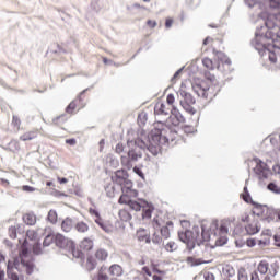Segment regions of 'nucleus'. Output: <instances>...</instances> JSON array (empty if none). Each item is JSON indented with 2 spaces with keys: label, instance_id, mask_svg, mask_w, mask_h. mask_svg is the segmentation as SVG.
<instances>
[{
  "label": "nucleus",
  "instance_id": "f257e3e1",
  "mask_svg": "<svg viewBox=\"0 0 280 280\" xmlns=\"http://www.w3.org/2000/svg\"><path fill=\"white\" fill-rule=\"evenodd\" d=\"M218 229L217 222H212L209 225V230L207 229L206 224H202V233H201V238L198 233L191 232V231H186L179 235L180 241L184 244H187L188 250H192L195 248L196 244L201 245L202 242H209L211 240V235L215 234V231Z\"/></svg>",
  "mask_w": 280,
  "mask_h": 280
},
{
  "label": "nucleus",
  "instance_id": "f03ea898",
  "mask_svg": "<svg viewBox=\"0 0 280 280\" xmlns=\"http://www.w3.org/2000/svg\"><path fill=\"white\" fill-rule=\"evenodd\" d=\"M19 243L21 244V250H20V258H21V265L25 268L26 275H32L34 271V262L33 260H26L27 255L30 250H33L35 255L40 254V244L39 242H36L34 244L28 243V241H22L19 240Z\"/></svg>",
  "mask_w": 280,
  "mask_h": 280
},
{
  "label": "nucleus",
  "instance_id": "7ed1b4c3",
  "mask_svg": "<svg viewBox=\"0 0 280 280\" xmlns=\"http://www.w3.org/2000/svg\"><path fill=\"white\" fill-rule=\"evenodd\" d=\"M88 104V97L85 91L81 92L77 98H73L70 104L66 107V114L75 115L78 112L85 108Z\"/></svg>",
  "mask_w": 280,
  "mask_h": 280
},
{
  "label": "nucleus",
  "instance_id": "20e7f679",
  "mask_svg": "<svg viewBox=\"0 0 280 280\" xmlns=\"http://www.w3.org/2000/svg\"><path fill=\"white\" fill-rule=\"evenodd\" d=\"M163 136V131L160 128H154L151 131V140L149 147H147V151H149L152 155H159L161 151V137Z\"/></svg>",
  "mask_w": 280,
  "mask_h": 280
},
{
  "label": "nucleus",
  "instance_id": "39448f33",
  "mask_svg": "<svg viewBox=\"0 0 280 280\" xmlns=\"http://www.w3.org/2000/svg\"><path fill=\"white\" fill-rule=\"evenodd\" d=\"M108 258L107 249L98 248L94 252V256L86 257V268L93 270L96 268L97 262L106 261Z\"/></svg>",
  "mask_w": 280,
  "mask_h": 280
},
{
  "label": "nucleus",
  "instance_id": "423d86ee",
  "mask_svg": "<svg viewBox=\"0 0 280 280\" xmlns=\"http://www.w3.org/2000/svg\"><path fill=\"white\" fill-rule=\"evenodd\" d=\"M184 88L185 85L182 84L180 91H178V93L183 97V100L180 101V106L187 113L195 115L196 110H195V107H192V105L196 104V98L190 93L186 92Z\"/></svg>",
  "mask_w": 280,
  "mask_h": 280
},
{
  "label": "nucleus",
  "instance_id": "0eeeda50",
  "mask_svg": "<svg viewBox=\"0 0 280 280\" xmlns=\"http://www.w3.org/2000/svg\"><path fill=\"white\" fill-rule=\"evenodd\" d=\"M139 159H142V152L135 149L128 152V158H120V163L122 164V166H125L126 170H131L132 165L130 164V162H138Z\"/></svg>",
  "mask_w": 280,
  "mask_h": 280
},
{
  "label": "nucleus",
  "instance_id": "6e6552de",
  "mask_svg": "<svg viewBox=\"0 0 280 280\" xmlns=\"http://www.w3.org/2000/svg\"><path fill=\"white\" fill-rule=\"evenodd\" d=\"M173 225L174 223L171 221L166 222V225H163V220H161L159 217H156L153 221L154 229L159 230L161 228V235L165 240L170 238V226L172 228Z\"/></svg>",
  "mask_w": 280,
  "mask_h": 280
},
{
  "label": "nucleus",
  "instance_id": "1a4fd4ad",
  "mask_svg": "<svg viewBox=\"0 0 280 280\" xmlns=\"http://www.w3.org/2000/svg\"><path fill=\"white\" fill-rule=\"evenodd\" d=\"M256 166L254 168V172L257 176H259L260 179H266L269 176V168L268 164L265 162H261L259 159H255Z\"/></svg>",
  "mask_w": 280,
  "mask_h": 280
},
{
  "label": "nucleus",
  "instance_id": "9d476101",
  "mask_svg": "<svg viewBox=\"0 0 280 280\" xmlns=\"http://www.w3.org/2000/svg\"><path fill=\"white\" fill-rule=\"evenodd\" d=\"M55 244L58 248L62 249L74 247V242L61 235L60 233L55 234Z\"/></svg>",
  "mask_w": 280,
  "mask_h": 280
},
{
  "label": "nucleus",
  "instance_id": "9b49d317",
  "mask_svg": "<svg viewBox=\"0 0 280 280\" xmlns=\"http://www.w3.org/2000/svg\"><path fill=\"white\" fill-rule=\"evenodd\" d=\"M185 122V117L182 116L180 112L176 108L172 109L171 116H168V124L178 127Z\"/></svg>",
  "mask_w": 280,
  "mask_h": 280
},
{
  "label": "nucleus",
  "instance_id": "f8f14e48",
  "mask_svg": "<svg viewBox=\"0 0 280 280\" xmlns=\"http://www.w3.org/2000/svg\"><path fill=\"white\" fill-rule=\"evenodd\" d=\"M107 272L112 280H117L119 277L124 276V268H122V266H119L118 264H114L108 267Z\"/></svg>",
  "mask_w": 280,
  "mask_h": 280
},
{
  "label": "nucleus",
  "instance_id": "ddd939ff",
  "mask_svg": "<svg viewBox=\"0 0 280 280\" xmlns=\"http://www.w3.org/2000/svg\"><path fill=\"white\" fill-rule=\"evenodd\" d=\"M271 211L272 210L268 208V206L256 203L254 207V214L265 218L266 220H268V218L270 217Z\"/></svg>",
  "mask_w": 280,
  "mask_h": 280
},
{
  "label": "nucleus",
  "instance_id": "4468645a",
  "mask_svg": "<svg viewBox=\"0 0 280 280\" xmlns=\"http://www.w3.org/2000/svg\"><path fill=\"white\" fill-rule=\"evenodd\" d=\"M114 184L116 185H122V183H127L128 179V173L126 170H117L112 177Z\"/></svg>",
  "mask_w": 280,
  "mask_h": 280
},
{
  "label": "nucleus",
  "instance_id": "2eb2a0df",
  "mask_svg": "<svg viewBox=\"0 0 280 280\" xmlns=\"http://www.w3.org/2000/svg\"><path fill=\"white\" fill-rule=\"evenodd\" d=\"M210 90L211 88L206 86L203 82L201 84H197L194 86L195 93H197L199 97H203L205 100H208L210 97L209 95Z\"/></svg>",
  "mask_w": 280,
  "mask_h": 280
},
{
  "label": "nucleus",
  "instance_id": "dca6fc26",
  "mask_svg": "<svg viewBox=\"0 0 280 280\" xmlns=\"http://www.w3.org/2000/svg\"><path fill=\"white\" fill-rule=\"evenodd\" d=\"M122 190V194H130L131 197H138V191L133 190V184L132 182H124L122 184H118Z\"/></svg>",
  "mask_w": 280,
  "mask_h": 280
},
{
  "label": "nucleus",
  "instance_id": "f3484780",
  "mask_svg": "<svg viewBox=\"0 0 280 280\" xmlns=\"http://www.w3.org/2000/svg\"><path fill=\"white\" fill-rule=\"evenodd\" d=\"M94 247L93 241L90 237H85L79 243V248L83 253H90Z\"/></svg>",
  "mask_w": 280,
  "mask_h": 280
},
{
  "label": "nucleus",
  "instance_id": "a211bd4d",
  "mask_svg": "<svg viewBox=\"0 0 280 280\" xmlns=\"http://www.w3.org/2000/svg\"><path fill=\"white\" fill-rule=\"evenodd\" d=\"M26 241L28 244L39 243L38 233L34 230H28L25 232V238L21 240V242Z\"/></svg>",
  "mask_w": 280,
  "mask_h": 280
},
{
  "label": "nucleus",
  "instance_id": "6ab92c4d",
  "mask_svg": "<svg viewBox=\"0 0 280 280\" xmlns=\"http://www.w3.org/2000/svg\"><path fill=\"white\" fill-rule=\"evenodd\" d=\"M109 279H110V275L107 273L106 266L100 267L98 272L94 275L92 278V280H109Z\"/></svg>",
  "mask_w": 280,
  "mask_h": 280
},
{
  "label": "nucleus",
  "instance_id": "aec40b11",
  "mask_svg": "<svg viewBox=\"0 0 280 280\" xmlns=\"http://www.w3.org/2000/svg\"><path fill=\"white\" fill-rule=\"evenodd\" d=\"M136 236L138 237L139 242H143L145 244H150V233L148 230L139 229V231L136 233Z\"/></svg>",
  "mask_w": 280,
  "mask_h": 280
},
{
  "label": "nucleus",
  "instance_id": "412c9836",
  "mask_svg": "<svg viewBox=\"0 0 280 280\" xmlns=\"http://www.w3.org/2000/svg\"><path fill=\"white\" fill-rule=\"evenodd\" d=\"M23 222L28 226H34L37 223V215L34 212H26L23 215Z\"/></svg>",
  "mask_w": 280,
  "mask_h": 280
},
{
  "label": "nucleus",
  "instance_id": "4be33fe9",
  "mask_svg": "<svg viewBox=\"0 0 280 280\" xmlns=\"http://www.w3.org/2000/svg\"><path fill=\"white\" fill-rule=\"evenodd\" d=\"M61 230L66 233H69L71 230H73V219L66 218V220H62Z\"/></svg>",
  "mask_w": 280,
  "mask_h": 280
},
{
  "label": "nucleus",
  "instance_id": "5701e85b",
  "mask_svg": "<svg viewBox=\"0 0 280 280\" xmlns=\"http://www.w3.org/2000/svg\"><path fill=\"white\" fill-rule=\"evenodd\" d=\"M155 115H168V108L164 103H156L154 107Z\"/></svg>",
  "mask_w": 280,
  "mask_h": 280
},
{
  "label": "nucleus",
  "instance_id": "b1692460",
  "mask_svg": "<svg viewBox=\"0 0 280 280\" xmlns=\"http://www.w3.org/2000/svg\"><path fill=\"white\" fill-rule=\"evenodd\" d=\"M37 136H38V130L28 131L23 133V136H20V140L30 141V140L36 139Z\"/></svg>",
  "mask_w": 280,
  "mask_h": 280
},
{
  "label": "nucleus",
  "instance_id": "393cba45",
  "mask_svg": "<svg viewBox=\"0 0 280 280\" xmlns=\"http://www.w3.org/2000/svg\"><path fill=\"white\" fill-rule=\"evenodd\" d=\"M130 198H137V196H130L129 192H122V195H120L119 197V205H128L131 203L133 200Z\"/></svg>",
  "mask_w": 280,
  "mask_h": 280
},
{
  "label": "nucleus",
  "instance_id": "a878e982",
  "mask_svg": "<svg viewBox=\"0 0 280 280\" xmlns=\"http://www.w3.org/2000/svg\"><path fill=\"white\" fill-rule=\"evenodd\" d=\"M22 229L21 224L12 225L9 228L8 233L11 240L18 238V231Z\"/></svg>",
  "mask_w": 280,
  "mask_h": 280
},
{
  "label": "nucleus",
  "instance_id": "bb28decb",
  "mask_svg": "<svg viewBox=\"0 0 280 280\" xmlns=\"http://www.w3.org/2000/svg\"><path fill=\"white\" fill-rule=\"evenodd\" d=\"M154 208L152 206H142V219H151V214L153 213Z\"/></svg>",
  "mask_w": 280,
  "mask_h": 280
},
{
  "label": "nucleus",
  "instance_id": "cd10ccee",
  "mask_svg": "<svg viewBox=\"0 0 280 280\" xmlns=\"http://www.w3.org/2000/svg\"><path fill=\"white\" fill-rule=\"evenodd\" d=\"M75 231H78V233L84 234L90 231V225H88L84 221L78 222L75 224Z\"/></svg>",
  "mask_w": 280,
  "mask_h": 280
},
{
  "label": "nucleus",
  "instance_id": "c85d7f7f",
  "mask_svg": "<svg viewBox=\"0 0 280 280\" xmlns=\"http://www.w3.org/2000/svg\"><path fill=\"white\" fill-rule=\"evenodd\" d=\"M245 231L247 235H255L259 232V228L256 223H249L245 226Z\"/></svg>",
  "mask_w": 280,
  "mask_h": 280
},
{
  "label": "nucleus",
  "instance_id": "c756f323",
  "mask_svg": "<svg viewBox=\"0 0 280 280\" xmlns=\"http://www.w3.org/2000/svg\"><path fill=\"white\" fill-rule=\"evenodd\" d=\"M271 221L280 222V209L272 210L267 217V222L270 223Z\"/></svg>",
  "mask_w": 280,
  "mask_h": 280
},
{
  "label": "nucleus",
  "instance_id": "7c9ffc66",
  "mask_svg": "<svg viewBox=\"0 0 280 280\" xmlns=\"http://www.w3.org/2000/svg\"><path fill=\"white\" fill-rule=\"evenodd\" d=\"M186 261L191 267L200 266V265L206 264V261H202L201 258H196V257H187Z\"/></svg>",
  "mask_w": 280,
  "mask_h": 280
},
{
  "label": "nucleus",
  "instance_id": "2f4dec72",
  "mask_svg": "<svg viewBox=\"0 0 280 280\" xmlns=\"http://www.w3.org/2000/svg\"><path fill=\"white\" fill-rule=\"evenodd\" d=\"M269 270V262L266 260H262L259 262V266H257V271H259L261 275H266Z\"/></svg>",
  "mask_w": 280,
  "mask_h": 280
},
{
  "label": "nucleus",
  "instance_id": "473e14b6",
  "mask_svg": "<svg viewBox=\"0 0 280 280\" xmlns=\"http://www.w3.org/2000/svg\"><path fill=\"white\" fill-rule=\"evenodd\" d=\"M47 220L51 224L58 223V212H56L55 210H50L49 213H47Z\"/></svg>",
  "mask_w": 280,
  "mask_h": 280
},
{
  "label": "nucleus",
  "instance_id": "72a5a7b5",
  "mask_svg": "<svg viewBox=\"0 0 280 280\" xmlns=\"http://www.w3.org/2000/svg\"><path fill=\"white\" fill-rule=\"evenodd\" d=\"M118 215L124 222H129L130 219H132V215H130V213L126 209L120 210Z\"/></svg>",
  "mask_w": 280,
  "mask_h": 280
},
{
  "label": "nucleus",
  "instance_id": "f704fd0d",
  "mask_svg": "<svg viewBox=\"0 0 280 280\" xmlns=\"http://www.w3.org/2000/svg\"><path fill=\"white\" fill-rule=\"evenodd\" d=\"M9 150L12 152H19L21 150V144L18 140H12L9 142Z\"/></svg>",
  "mask_w": 280,
  "mask_h": 280
},
{
  "label": "nucleus",
  "instance_id": "c9c22d12",
  "mask_svg": "<svg viewBox=\"0 0 280 280\" xmlns=\"http://www.w3.org/2000/svg\"><path fill=\"white\" fill-rule=\"evenodd\" d=\"M56 241V234H49L44 240V246L48 247L50 244H54Z\"/></svg>",
  "mask_w": 280,
  "mask_h": 280
},
{
  "label": "nucleus",
  "instance_id": "e433bc0d",
  "mask_svg": "<svg viewBox=\"0 0 280 280\" xmlns=\"http://www.w3.org/2000/svg\"><path fill=\"white\" fill-rule=\"evenodd\" d=\"M126 205L129 206V208L133 211H140L143 208V206L141 203H139L138 201H131Z\"/></svg>",
  "mask_w": 280,
  "mask_h": 280
},
{
  "label": "nucleus",
  "instance_id": "4c0bfd02",
  "mask_svg": "<svg viewBox=\"0 0 280 280\" xmlns=\"http://www.w3.org/2000/svg\"><path fill=\"white\" fill-rule=\"evenodd\" d=\"M202 65H203L205 68H207L209 70H213L214 69L213 61L210 58H208V57H205L202 59Z\"/></svg>",
  "mask_w": 280,
  "mask_h": 280
},
{
  "label": "nucleus",
  "instance_id": "58836bf2",
  "mask_svg": "<svg viewBox=\"0 0 280 280\" xmlns=\"http://www.w3.org/2000/svg\"><path fill=\"white\" fill-rule=\"evenodd\" d=\"M267 189L273 194H280V187L277 186L275 183L268 184Z\"/></svg>",
  "mask_w": 280,
  "mask_h": 280
},
{
  "label": "nucleus",
  "instance_id": "ea45409f",
  "mask_svg": "<svg viewBox=\"0 0 280 280\" xmlns=\"http://www.w3.org/2000/svg\"><path fill=\"white\" fill-rule=\"evenodd\" d=\"M72 250V257L73 258H82L84 257V252L83 250H80V249H75L74 246L72 248H70Z\"/></svg>",
  "mask_w": 280,
  "mask_h": 280
},
{
  "label": "nucleus",
  "instance_id": "a19ab883",
  "mask_svg": "<svg viewBox=\"0 0 280 280\" xmlns=\"http://www.w3.org/2000/svg\"><path fill=\"white\" fill-rule=\"evenodd\" d=\"M11 187V182L7 178H0V188L9 189Z\"/></svg>",
  "mask_w": 280,
  "mask_h": 280
},
{
  "label": "nucleus",
  "instance_id": "79ce46f5",
  "mask_svg": "<svg viewBox=\"0 0 280 280\" xmlns=\"http://www.w3.org/2000/svg\"><path fill=\"white\" fill-rule=\"evenodd\" d=\"M238 280H248V273L245 269L238 270Z\"/></svg>",
  "mask_w": 280,
  "mask_h": 280
},
{
  "label": "nucleus",
  "instance_id": "37998d69",
  "mask_svg": "<svg viewBox=\"0 0 280 280\" xmlns=\"http://www.w3.org/2000/svg\"><path fill=\"white\" fill-rule=\"evenodd\" d=\"M21 124H22L21 118H19L18 116H13L12 126L18 128V130H19V129H21Z\"/></svg>",
  "mask_w": 280,
  "mask_h": 280
},
{
  "label": "nucleus",
  "instance_id": "c03bdc74",
  "mask_svg": "<svg viewBox=\"0 0 280 280\" xmlns=\"http://www.w3.org/2000/svg\"><path fill=\"white\" fill-rule=\"evenodd\" d=\"M165 249L166 252L168 253H174L176 250V244L174 242H168L166 245H165Z\"/></svg>",
  "mask_w": 280,
  "mask_h": 280
},
{
  "label": "nucleus",
  "instance_id": "a18cd8bd",
  "mask_svg": "<svg viewBox=\"0 0 280 280\" xmlns=\"http://www.w3.org/2000/svg\"><path fill=\"white\" fill-rule=\"evenodd\" d=\"M203 278H205V280H215V275H213L211 272H205Z\"/></svg>",
  "mask_w": 280,
  "mask_h": 280
},
{
  "label": "nucleus",
  "instance_id": "49530a36",
  "mask_svg": "<svg viewBox=\"0 0 280 280\" xmlns=\"http://www.w3.org/2000/svg\"><path fill=\"white\" fill-rule=\"evenodd\" d=\"M166 102L168 105H173L175 103L174 94H167Z\"/></svg>",
  "mask_w": 280,
  "mask_h": 280
},
{
  "label": "nucleus",
  "instance_id": "de8ad7c7",
  "mask_svg": "<svg viewBox=\"0 0 280 280\" xmlns=\"http://www.w3.org/2000/svg\"><path fill=\"white\" fill-rule=\"evenodd\" d=\"M100 228H102V230L107 232V233L112 232V226L108 225L107 223L100 224Z\"/></svg>",
  "mask_w": 280,
  "mask_h": 280
},
{
  "label": "nucleus",
  "instance_id": "09e8293b",
  "mask_svg": "<svg viewBox=\"0 0 280 280\" xmlns=\"http://www.w3.org/2000/svg\"><path fill=\"white\" fill-rule=\"evenodd\" d=\"M115 152L118 154H121L124 152V144L122 143L116 144Z\"/></svg>",
  "mask_w": 280,
  "mask_h": 280
},
{
  "label": "nucleus",
  "instance_id": "8fccbe9b",
  "mask_svg": "<svg viewBox=\"0 0 280 280\" xmlns=\"http://www.w3.org/2000/svg\"><path fill=\"white\" fill-rule=\"evenodd\" d=\"M133 172L136 174H138V176L141 177L142 179L144 178V174H143L142 170H140L138 166L133 167Z\"/></svg>",
  "mask_w": 280,
  "mask_h": 280
},
{
  "label": "nucleus",
  "instance_id": "3c124183",
  "mask_svg": "<svg viewBox=\"0 0 280 280\" xmlns=\"http://www.w3.org/2000/svg\"><path fill=\"white\" fill-rule=\"evenodd\" d=\"M147 26H149L151 30L156 27V21L155 20H149L147 21Z\"/></svg>",
  "mask_w": 280,
  "mask_h": 280
},
{
  "label": "nucleus",
  "instance_id": "603ef678",
  "mask_svg": "<svg viewBox=\"0 0 280 280\" xmlns=\"http://www.w3.org/2000/svg\"><path fill=\"white\" fill-rule=\"evenodd\" d=\"M247 247H254L256 245V241L254 238H249L246 241Z\"/></svg>",
  "mask_w": 280,
  "mask_h": 280
},
{
  "label": "nucleus",
  "instance_id": "864d4df0",
  "mask_svg": "<svg viewBox=\"0 0 280 280\" xmlns=\"http://www.w3.org/2000/svg\"><path fill=\"white\" fill-rule=\"evenodd\" d=\"M89 213L91 215L95 217V218H100L101 217L100 212H97L95 209H90Z\"/></svg>",
  "mask_w": 280,
  "mask_h": 280
},
{
  "label": "nucleus",
  "instance_id": "5fc2aeb1",
  "mask_svg": "<svg viewBox=\"0 0 280 280\" xmlns=\"http://www.w3.org/2000/svg\"><path fill=\"white\" fill-rule=\"evenodd\" d=\"M66 143H67V144H70L71 147H74V145L77 144V140H75L74 138H72V139H67V140H66Z\"/></svg>",
  "mask_w": 280,
  "mask_h": 280
},
{
  "label": "nucleus",
  "instance_id": "6e6d98bb",
  "mask_svg": "<svg viewBox=\"0 0 280 280\" xmlns=\"http://www.w3.org/2000/svg\"><path fill=\"white\" fill-rule=\"evenodd\" d=\"M23 190L26 192H33L35 189L33 186L25 185V186H23Z\"/></svg>",
  "mask_w": 280,
  "mask_h": 280
},
{
  "label": "nucleus",
  "instance_id": "4d7b16f0",
  "mask_svg": "<svg viewBox=\"0 0 280 280\" xmlns=\"http://www.w3.org/2000/svg\"><path fill=\"white\" fill-rule=\"evenodd\" d=\"M192 131H195V128L189 127V126L184 127V132H186V133H192Z\"/></svg>",
  "mask_w": 280,
  "mask_h": 280
},
{
  "label": "nucleus",
  "instance_id": "13d9d810",
  "mask_svg": "<svg viewBox=\"0 0 280 280\" xmlns=\"http://www.w3.org/2000/svg\"><path fill=\"white\" fill-rule=\"evenodd\" d=\"M268 58L270 59V61H271L272 63H276L277 57H276L275 52H270V55L268 56Z\"/></svg>",
  "mask_w": 280,
  "mask_h": 280
},
{
  "label": "nucleus",
  "instance_id": "bf43d9fd",
  "mask_svg": "<svg viewBox=\"0 0 280 280\" xmlns=\"http://www.w3.org/2000/svg\"><path fill=\"white\" fill-rule=\"evenodd\" d=\"M273 241L276 243V246L280 248V235L273 236Z\"/></svg>",
  "mask_w": 280,
  "mask_h": 280
},
{
  "label": "nucleus",
  "instance_id": "052dcab7",
  "mask_svg": "<svg viewBox=\"0 0 280 280\" xmlns=\"http://www.w3.org/2000/svg\"><path fill=\"white\" fill-rule=\"evenodd\" d=\"M272 172L276 173V174H280V165L279 164H276L272 166Z\"/></svg>",
  "mask_w": 280,
  "mask_h": 280
},
{
  "label": "nucleus",
  "instance_id": "680f3d73",
  "mask_svg": "<svg viewBox=\"0 0 280 280\" xmlns=\"http://www.w3.org/2000/svg\"><path fill=\"white\" fill-rule=\"evenodd\" d=\"M174 23V21L173 20H171V19H166V21H165V27L166 28H170L171 26H172V24Z\"/></svg>",
  "mask_w": 280,
  "mask_h": 280
},
{
  "label": "nucleus",
  "instance_id": "e2e57ef3",
  "mask_svg": "<svg viewBox=\"0 0 280 280\" xmlns=\"http://www.w3.org/2000/svg\"><path fill=\"white\" fill-rule=\"evenodd\" d=\"M152 242H154V244H160L162 242V238L154 235V237H152Z\"/></svg>",
  "mask_w": 280,
  "mask_h": 280
},
{
  "label": "nucleus",
  "instance_id": "0e129e2a",
  "mask_svg": "<svg viewBox=\"0 0 280 280\" xmlns=\"http://www.w3.org/2000/svg\"><path fill=\"white\" fill-rule=\"evenodd\" d=\"M94 222L97 223L98 225L104 224V222H103L101 215H100V217H96V220H94Z\"/></svg>",
  "mask_w": 280,
  "mask_h": 280
},
{
  "label": "nucleus",
  "instance_id": "69168bd1",
  "mask_svg": "<svg viewBox=\"0 0 280 280\" xmlns=\"http://www.w3.org/2000/svg\"><path fill=\"white\" fill-rule=\"evenodd\" d=\"M250 280H260L258 273L256 272L252 273Z\"/></svg>",
  "mask_w": 280,
  "mask_h": 280
},
{
  "label": "nucleus",
  "instance_id": "338daca9",
  "mask_svg": "<svg viewBox=\"0 0 280 280\" xmlns=\"http://www.w3.org/2000/svg\"><path fill=\"white\" fill-rule=\"evenodd\" d=\"M9 277L10 280H19V276L16 273H10Z\"/></svg>",
  "mask_w": 280,
  "mask_h": 280
},
{
  "label": "nucleus",
  "instance_id": "774afa93",
  "mask_svg": "<svg viewBox=\"0 0 280 280\" xmlns=\"http://www.w3.org/2000/svg\"><path fill=\"white\" fill-rule=\"evenodd\" d=\"M272 46H273V48L280 49V42L279 40H273Z\"/></svg>",
  "mask_w": 280,
  "mask_h": 280
}]
</instances>
